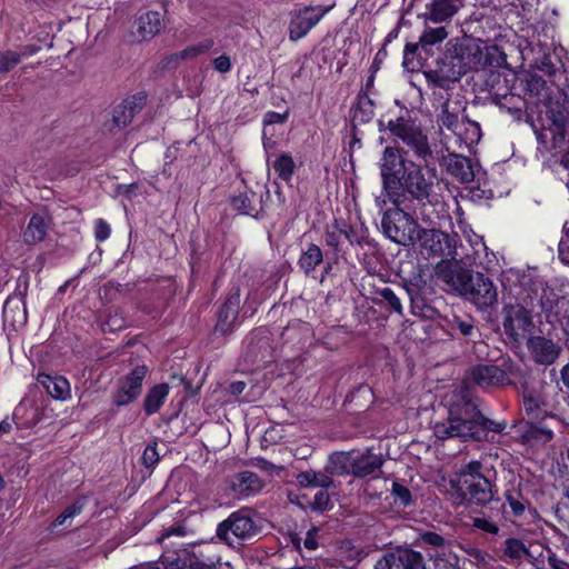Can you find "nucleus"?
I'll use <instances>...</instances> for the list:
<instances>
[{"mask_svg":"<svg viewBox=\"0 0 569 569\" xmlns=\"http://www.w3.org/2000/svg\"><path fill=\"white\" fill-rule=\"evenodd\" d=\"M111 232L110 226L103 220L98 219L94 224V237L98 241H104Z\"/></svg>","mask_w":569,"mask_h":569,"instance_id":"13d9d810","label":"nucleus"},{"mask_svg":"<svg viewBox=\"0 0 569 569\" xmlns=\"http://www.w3.org/2000/svg\"><path fill=\"white\" fill-rule=\"evenodd\" d=\"M214 69L219 72H228L231 69V61L228 56H220L213 60Z\"/></svg>","mask_w":569,"mask_h":569,"instance_id":"e2e57ef3","label":"nucleus"},{"mask_svg":"<svg viewBox=\"0 0 569 569\" xmlns=\"http://www.w3.org/2000/svg\"><path fill=\"white\" fill-rule=\"evenodd\" d=\"M507 422L485 417L476 400L467 395L457 396L448 407L445 420L433 425V435L438 440L458 439L461 442L489 441L490 432L501 433Z\"/></svg>","mask_w":569,"mask_h":569,"instance_id":"f03ea898","label":"nucleus"},{"mask_svg":"<svg viewBox=\"0 0 569 569\" xmlns=\"http://www.w3.org/2000/svg\"><path fill=\"white\" fill-rule=\"evenodd\" d=\"M503 496L513 517H521L530 505L522 493L521 479L519 478L513 477L507 483Z\"/></svg>","mask_w":569,"mask_h":569,"instance_id":"cd10ccee","label":"nucleus"},{"mask_svg":"<svg viewBox=\"0 0 569 569\" xmlns=\"http://www.w3.org/2000/svg\"><path fill=\"white\" fill-rule=\"evenodd\" d=\"M240 307V289L233 288L229 292L224 303L218 313V321L214 327V332L227 335L232 331L236 320L239 315Z\"/></svg>","mask_w":569,"mask_h":569,"instance_id":"a211bd4d","label":"nucleus"},{"mask_svg":"<svg viewBox=\"0 0 569 569\" xmlns=\"http://www.w3.org/2000/svg\"><path fill=\"white\" fill-rule=\"evenodd\" d=\"M247 348L248 355L253 361L264 360L270 355L271 349L269 332L261 328L253 331Z\"/></svg>","mask_w":569,"mask_h":569,"instance_id":"7c9ffc66","label":"nucleus"},{"mask_svg":"<svg viewBox=\"0 0 569 569\" xmlns=\"http://www.w3.org/2000/svg\"><path fill=\"white\" fill-rule=\"evenodd\" d=\"M546 88V81L538 74H530L526 79L525 90L531 94L540 96Z\"/></svg>","mask_w":569,"mask_h":569,"instance_id":"603ef678","label":"nucleus"},{"mask_svg":"<svg viewBox=\"0 0 569 569\" xmlns=\"http://www.w3.org/2000/svg\"><path fill=\"white\" fill-rule=\"evenodd\" d=\"M562 237L559 242V259L565 263L569 264V222H565L562 229Z\"/></svg>","mask_w":569,"mask_h":569,"instance_id":"864d4df0","label":"nucleus"},{"mask_svg":"<svg viewBox=\"0 0 569 569\" xmlns=\"http://www.w3.org/2000/svg\"><path fill=\"white\" fill-rule=\"evenodd\" d=\"M186 533H187L186 527L180 526V525L171 526L170 528L166 529L162 532V535L159 538V541H162L171 536L183 537V536H186Z\"/></svg>","mask_w":569,"mask_h":569,"instance_id":"680f3d73","label":"nucleus"},{"mask_svg":"<svg viewBox=\"0 0 569 569\" xmlns=\"http://www.w3.org/2000/svg\"><path fill=\"white\" fill-rule=\"evenodd\" d=\"M387 129L393 137L401 140L417 159L423 161L428 167L430 160L433 159V152L428 136L419 124L410 118L399 117L396 120H389Z\"/></svg>","mask_w":569,"mask_h":569,"instance_id":"423d86ee","label":"nucleus"},{"mask_svg":"<svg viewBox=\"0 0 569 569\" xmlns=\"http://www.w3.org/2000/svg\"><path fill=\"white\" fill-rule=\"evenodd\" d=\"M502 316L505 333L513 341L526 338L533 328L531 312L520 303H506Z\"/></svg>","mask_w":569,"mask_h":569,"instance_id":"9b49d317","label":"nucleus"},{"mask_svg":"<svg viewBox=\"0 0 569 569\" xmlns=\"http://www.w3.org/2000/svg\"><path fill=\"white\" fill-rule=\"evenodd\" d=\"M419 243L420 253L426 258H441L443 260H457V240L455 236L439 229L419 228L415 243Z\"/></svg>","mask_w":569,"mask_h":569,"instance_id":"6e6552de","label":"nucleus"},{"mask_svg":"<svg viewBox=\"0 0 569 569\" xmlns=\"http://www.w3.org/2000/svg\"><path fill=\"white\" fill-rule=\"evenodd\" d=\"M331 8V6H306L301 9L293 10L289 23V39L291 41H298L306 37Z\"/></svg>","mask_w":569,"mask_h":569,"instance_id":"ddd939ff","label":"nucleus"},{"mask_svg":"<svg viewBox=\"0 0 569 569\" xmlns=\"http://www.w3.org/2000/svg\"><path fill=\"white\" fill-rule=\"evenodd\" d=\"M481 470L482 463L479 460H471L461 466L449 479L450 487L467 506H486L495 497L493 486Z\"/></svg>","mask_w":569,"mask_h":569,"instance_id":"20e7f679","label":"nucleus"},{"mask_svg":"<svg viewBox=\"0 0 569 569\" xmlns=\"http://www.w3.org/2000/svg\"><path fill=\"white\" fill-rule=\"evenodd\" d=\"M323 261L321 249L317 244H309L299 258L298 264L306 274L313 271Z\"/></svg>","mask_w":569,"mask_h":569,"instance_id":"4c0bfd02","label":"nucleus"},{"mask_svg":"<svg viewBox=\"0 0 569 569\" xmlns=\"http://www.w3.org/2000/svg\"><path fill=\"white\" fill-rule=\"evenodd\" d=\"M263 487V480L257 473L248 470L236 473L230 480V489L241 497L254 496Z\"/></svg>","mask_w":569,"mask_h":569,"instance_id":"b1692460","label":"nucleus"},{"mask_svg":"<svg viewBox=\"0 0 569 569\" xmlns=\"http://www.w3.org/2000/svg\"><path fill=\"white\" fill-rule=\"evenodd\" d=\"M468 124L470 126V128L468 129V131L470 132V136L468 137V139L471 142L478 141L481 137L479 123L476 121H472V120H468Z\"/></svg>","mask_w":569,"mask_h":569,"instance_id":"338daca9","label":"nucleus"},{"mask_svg":"<svg viewBox=\"0 0 569 569\" xmlns=\"http://www.w3.org/2000/svg\"><path fill=\"white\" fill-rule=\"evenodd\" d=\"M20 63V56L12 50L0 51V73H6L12 70Z\"/></svg>","mask_w":569,"mask_h":569,"instance_id":"8fccbe9b","label":"nucleus"},{"mask_svg":"<svg viewBox=\"0 0 569 569\" xmlns=\"http://www.w3.org/2000/svg\"><path fill=\"white\" fill-rule=\"evenodd\" d=\"M327 473V471H302L297 476V481L301 487H320L327 489L333 486L332 479Z\"/></svg>","mask_w":569,"mask_h":569,"instance_id":"c9c22d12","label":"nucleus"},{"mask_svg":"<svg viewBox=\"0 0 569 569\" xmlns=\"http://www.w3.org/2000/svg\"><path fill=\"white\" fill-rule=\"evenodd\" d=\"M339 242H340V233L339 230L335 228V230H328L326 232V243L329 247H332L336 251H339Z\"/></svg>","mask_w":569,"mask_h":569,"instance_id":"0e129e2a","label":"nucleus"},{"mask_svg":"<svg viewBox=\"0 0 569 569\" xmlns=\"http://www.w3.org/2000/svg\"><path fill=\"white\" fill-rule=\"evenodd\" d=\"M329 495L325 490H320L315 495V505L318 508H323L329 503Z\"/></svg>","mask_w":569,"mask_h":569,"instance_id":"774afa93","label":"nucleus"},{"mask_svg":"<svg viewBox=\"0 0 569 569\" xmlns=\"http://www.w3.org/2000/svg\"><path fill=\"white\" fill-rule=\"evenodd\" d=\"M492 99L501 109H506L509 113L513 114L518 119L521 118L523 111L526 110L527 103L519 96L510 93L500 97L499 94H495Z\"/></svg>","mask_w":569,"mask_h":569,"instance_id":"e433bc0d","label":"nucleus"},{"mask_svg":"<svg viewBox=\"0 0 569 569\" xmlns=\"http://www.w3.org/2000/svg\"><path fill=\"white\" fill-rule=\"evenodd\" d=\"M373 569H426V565L420 552L398 547L383 552Z\"/></svg>","mask_w":569,"mask_h":569,"instance_id":"2eb2a0df","label":"nucleus"},{"mask_svg":"<svg viewBox=\"0 0 569 569\" xmlns=\"http://www.w3.org/2000/svg\"><path fill=\"white\" fill-rule=\"evenodd\" d=\"M472 526L479 530H482L491 535H497L499 532L498 525L486 518H475Z\"/></svg>","mask_w":569,"mask_h":569,"instance_id":"6e6d98bb","label":"nucleus"},{"mask_svg":"<svg viewBox=\"0 0 569 569\" xmlns=\"http://www.w3.org/2000/svg\"><path fill=\"white\" fill-rule=\"evenodd\" d=\"M468 380L480 388H490L503 385L506 372L495 365H478L470 369Z\"/></svg>","mask_w":569,"mask_h":569,"instance_id":"aec40b11","label":"nucleus"},{"mask_svg":"<svg viewBox=\"0 0 569 569\" xmlns=\"http://www.w3.org/2000/svg\"><path fill=\"white\" fill-rule=\"evenodd\" d=\"M452 332H457L466 338L475 339L479 336V329L475 326L471 317H458L453 315L452 319L448 321Z\"/></svg>","mask_w":569,"mask_h":569,"instance_id":"a19ab883","label":"nucleus"},{"mask_svg":"<svg viewBox=\"0 0 569 569\" xmlns=\"http://www.w3.org/2000/svg\"><path fill=\"white\" fill-rule=\"evenodd\" d=\"M440 166L460 183L467 184L475 180V163L468 157L449 153L441 158Z\"/></svg>","mask_w":569,"mask_h":569,"instance_id":"f3484780","label":"nucleus"},{"mask_svg":"<svg viewBox=\"0 0 569 569\" xmlns=\"http://www.w3.org/2000/svg\"><path fill=\"white\" fill-rule=\"evenodd\" d=\"M355 450L333 452L329 457L326 471L331 475H352L353 476Z\"/></svg>","mask_w":569,"mask_h":569,"instance_id":"2f4dec72","label":"nucleus"},{"mask_svg":"<svg viewBox=\"0 0 569 569\" xmlns=\"http://www.w3.org/2000/svg\"><path fill=\"white\" fill-rule=\"evenodd\" d=\"M383 462L382 456L373 453L371 449L362 452L355 450L353 476L357 478L371 476L381 469Z\"/></svg>","mask_w":569,"mask_h":569,"instance_id":"a878e982","label":"nucleus"},{"mask_svg":"<svg viewBox=\"0 0 569 569\" xmlns=\"http://www.w3.org/2000/svg\"><path fill=\"white\" fill-rule=\"evenodd\" d=\"M335 228L339 230L340 237L342 236L351 244H353L356 242L360 243V241H359V239L357 237V232H356V230L351 226H349V224H347L345 222L342 224L336 222L335 223Z\"/></svg>","mask_w":569,"mask_h":569,"instance_id":"4d7b16f0","label":"nucleus"},{"mask_svg":"<svg viewBox=\"0 0 569 569\" xmlns=\"http://www.w3.org/2000/svg\"><path fill=\"white\" fill-rule=\"evenodd\" d=\"M160 459L159 452L157 450V443H149L144 448L141 460L142 465L147 468L153 467Z\"/></svg>","mask_w":569,"mask_h":569,"instance_id":"5fc2aeb1","label":"nucleus"},{"mask_svg":"<svg viewBox=\"0 0 569 569\" xmlns=\"http://www.w3.org/2000/svg\"><path fill=\"white\" fill-rule=\"evenodd\" d=\"M421 539L427 545H430L433 547H442L446 543V539L442 536H440L433 531H427V532L422 533Z\"/></svg>","mask_w":569,"mask_h":569,"instance_id":"bf43d9fd","label":"nucleus"},{"mask_svg":"<svg viewBox=\"0 0 569 569\" xmlns=\"http://www.w3.org/2000/svg\"><path fill=\"white\" fill-rule=\"evenodd\" d=\"M162 28V18L158 11H148L134 20L131 36L134 41L152 39Z\"/></svg>","mask_w":569,"mask_h":569,"instance_id":"4be33fe9","label":"nucleus"},{"mask_svg":"<svg viewBox=\"0 0 569 569\" xmlns=\"http://www.w3.org/2000/svg\"><path fill=\"white\" fill-rule=\"evenodd\" d=\"M3 319L14 329L26 326L28 315L21 297H9L3 306Z\"/></svg>","mask_w":569,"mask_h":569,"instance_id":"c85d7f7f","label":"nucleus"},{"mask_svg":"<svg viewBox=\"0 0 569 569\" xmlns=\"http://www.w3.org/2000/svg\"><path fill=\"white\" fill-rule=\"evenodd\" d=\"M435 274L478 310L486 311L498 303V288L493 281L481 272L466 268L460 260L439 261Z\"/></svg>","mask_w":569,"mask_h":569,"instance_id":"7ed1b4c3","label":"nucleus"},{"mask_svg":"<svg viewBox=\"0 0 569 569\" xmlns=\"http://www.w3.org/2000/svg\"><path fill=\"white\" fill-rule=\"evenodd\" d=\"M146 104V94L137 93L124 99L121 103L114 107L112 111L113 124L122 129L127 127L134 116L142 110Z\"/></svg>","mask_w":569,"mask_h":569,"instance_id":"412c9836","label":"nucleus"},{"mask_svg":"<svg viewBox=\"0 0 569 569\" xmlns=\"http://www.w3.org/2000/svg\"><path fill=\"white\" fill-rule=\"evenodd\" d=\"M254 198L256 194L253 192H242L232 197L230 203L241 214H253L257 211V208L253 206Z\"/></svg>","mask_w":569,"mask_h":569,"instance_id":"a18cd8bd","label":"nucleus"},{"mask_svg":"<svg viewBox=\"0 0 569 569\" xmlns=\"http://www.w3.org/2000/svg\"><path fill=\"white\" fill-rule=\"evenodd\" d=\"M148 372L144 365L134 367L128 375L120 378L117 390L112 395V401L116 406L122 407L134 401L142 391V381Z\"/></svg>","mask_w":569,"mask_h":569,"instance_id":"4468645a","label":"nucleus"},{"mask_svg":"<svg viewBox=\"0 0 569 569\" xmlns=\"http://www.w3.org/2000/svg\"><path fill=\"white\" fill-rule=\"evenodd\" d=\"M212 46V41H206L202 43H198L196 46L188 47L180 52H177L170 57L167 58V66L171 63H177L178 60H189L194 59L196 57L207 52L210 50Z\"/></svg>","mask_w":569,"mask_h":569,"instance_id":"37998d69","label":"nucleus"},{"mask_svg":"<svg viewBox=\"0 0 569 569\" xmlns=\"http://www.w3.org/2000/svg\"><path fill=\"white\" fill-rule=\"evenodd\" d=\"M405 291L409 297L411 312L415 316L425 319H435L438 316V310L427 301L422 288L418 283L406 284Z\"/></svg>","mask_w":569,"mask_h":569,"instance_id":"393cba45","label":"nucleus"},{"mask_svg":"<svg viewBox=\"0 0 569 569\" xmlns=\"http://www.w3.org/2000/svg\"><path fill=\"white\" fill-rule=\"evenodd\" d=\"M375 303L388 307L390 311L402 315V303L400 296L390 287H383L375 291Z\"/></svg>","mask_w":569,"mask_h":569,"instance_id":"72a5a7b5","label":"nucleus"},{"mask_svg":"<svg viewBox=\"0 0 569 569\" xmlns=\"http://www.w3.org/2000/svg\"><path fill=\"white\" fill-rule=\"evenodd\" d=\"M273 169L281 180L290 181L295 173L296 164L289 153H282L274 160Z\"/></svg>","mask_w":569,"mask_h":569,"instance_id":"c03bdc74","label":"nucleus"},{"mask_svg":"<svg viewBox=\"0 0 569 569\" xmlns=\"http://www.w3.org/2000/svg\"><path fill=\"white\" fill-rule=\"evenodd\" d=\"M432 44H427L419 38L418 42L407 43L403 50V67L407 70L415 71L428 64L429 57L432 56Z\"/></svg>","mask_w":569,"mask_h":569,"instance_id":"5701e85b","label":"nucleus"},{"mask_svg":"<svg viewBox=\"0 0 569 569\" xmlns=\"http://www.w3.org/2000/svg\"><path fill=\"white\" fill-rule=\"evenodd\" d=\"M503 555L511 560H519L523 556H531L525 543L515 538H509L505 542Z\"/></svg>","mask_w":569,"mask_h":569,"instance_id":"de8ad7c7","label":"nucleus"},{"mask_svg":"<svg viewBox=\"0 0 569 569\" xmlns=\"http://www.w3.org/2000/svg\"><path fill=\"white\" fill-rule=\"evenodd\" d=\"M37 381L53 399L66 400L70 397V383L64 377L39 373Z\"/></svg>","mask_w":569,"mask_h":569,"instance_id":"c756f323","label":"nucleus"},{"mask_svg":"<svg viewBox=\"0 0 569 569\" xmlns=\"http://www.w3.org/2000/svg\"><path fill=\"white\" fill-rule=\"evenodd\" d=\"M511 383L517 388L521 397V411L527 419L533 421L546 413L547 402L535 386L531 371L516 368L511 371Z\"/></svg>","mask_w":569,"mask_h":569,"instance_id":"0eeeda50","label":"nucleus"},{"mask_svg":"<svg viewBox=\"0 0 569 569\" xmlns=\"http://www.w3.org/2000/svg\"><path fill=\"white\" fill-rule=\"evenodd\" d=\"M391 492L395 497V501L402 507L409 506L412 501L410 490L399 482L392 483Z\"/></svg>","mask_w":569,"mask_h":569,"instance_id":"3c124183","label":"nucleus"},{"mask_svg":"<svg viewBox=\"0 0 569 569\" xmlns=\"http://www.w3.org/2000/svg\"><path fill=\"white\" fill-rule=\"evenodd\" d=\"M455 0H433L428 19L432 22H442L451 18L458 10Z\"/></svg>","mask_w":569,"mask_h":569,"instance_id":"58836bf2","label":"nucleus"},{"mask_svg":"<svg viewBox=\"0 0 569 569\" xmlns=\"http://www.w3.org/2000/svg\"><path fill=\"white\" fill-rule=\"evenodd\" d=\"M552 130L551 127H546L540 130L535 129L536 138L541 146L547 147L549 133L552 136Z\"/></svg>","mask_w":569,"mask_h":569,"instance_id":"69168bd1","label":"nucleus"},{"mask_svg":"<svg viewBox=\"0 0 569 569\" xmlns=\"http://www.w3.org/2000/svg\"><path fill=\"white\" fill-rule=\"evenodd\" d=\"M541 312L548 322H559L569 346V298L557 297L552 289H543L539 299Z\"/></svg>","mask_w":569,"mask_h":569,"instance_id":"f8f14e48","label":"nucleus"},{"mask_svg":"<svg viewBox=\"0 0 569 569\" xmlns=\"http://www.w3.org/2000/svg\"><path fill=\"white\" fill-rule=\"evenodd\" d=\"M288 117H289L288 111L283 112V113H279L276 111H268L264 114L263 123L264 124L283 123L287 121Z\"/></svg>","mask_w":569,"mask_h":569,"instance_id":"052dcab7","label":"nucleus"},{"mask_svg":"<svg viewBox=\"0 0 569 569\" xmlns=\"http://www.w3.org/2000/svg\"><path fill=\"white\" fill-rule=\"evenodd\" d=\"M84 502L83 501H76L71 506L67 507L51 523L52 528L59 527V526H70L71 520L80 515L83 510Z\"/></svg>","mask_w":569,"mask_h":569,"instance_id":"49530a36","label":"nucleus"},{"mask_svg":"<svg viewBox=\"0 0 569 569\" xmlns=\"http://www.w3.org/2000/svg\"><path fill=\"white\" fill-rule=\"evenodd\" d=\"M526 442H548L553 438V432L549 428L540 427L533 422H526L522 435Z\"/></svg>","mask_w":569,"mask_h":569,"instance_id":"79ce46f5","label":"nucleus"},{"mask_svg":"<svg viewBox=\"0 0 569 569\" xmlns=\"http://www.w3.org/2000/svg\"><path fill=\"white\" fill-rule=\"evenodd\" d=\"M51 223L52 219L48 213L32 214L23 231V241L27 244H37L43 241Z\"/></svg>","mask_w":569,"mask_h":569,"instance_id":"bb28decb","label":"nucleus"},{"mask_svg":"<svg viewBox=\"0 0 569 569\" xmlns=\"http://www.w3.org/2000/svg\"><path fill=\"white\" fill-rule=\"evenodd\" d=\"M395 208L387 209L381 219L383 233L393 242L401 246L415 244V238L420 228L419 218L405 208L403 204H393Z\"/></svg>","mask_w":569,"mask_h":569,"instance_id":"39448f33","label":"nucleus"},{"mask_svg":"<svg viewBox=\"0 0 569 569\" xmlns=\"http://www.w3.org/2000/svg\"><path fill=\"white\" fill-rule=\"evenodd\" d=\"M459 111L460 104L458 102L451 103L448 100L445 101L441 106V113L438 118L439 126L456 133L459 126Z\"/></svg>","mask_w":569,"mask_h":569,"instance_id":"f704fd0d","label":"nucleus"},{"mask_svg":"<svg viewBox=\"0 0 569 569\" xmlns=\"http://www.w3.org/2000/svg\"><path fill=\"white\" fill-rule=\"evenodd\" d=\"M527 348L537 363L546 366L553 363L561 352L558 345L541 336L528 338Z\"/></svg>","mask_w":569,"mask_h":569,"instance_id":"6ab92c4d","label":"nucleus"},{"mask_svg":"<svg viewBox=\"0 0 569 569\" xmlns=\"http://www.w3.org/2000/svg\"><path fill=\"white\" fill-rule=\"evenodd\" d=\"M375 113L373 101L366 94L358 97L357 106L352 113V123L362 124L369 122Z\"/></svg>","mask_w":569,"mask_h":569,"instance_id":"ea45409f","label":"nucleus"},{"mask_svg":"<svg viewBox=\"0 0 569 569\" xmlns=\"http://www.w3.org/2000/svg\"><path fill=\"white\" fill-rule=\"evenodd\" d=\"M465 72L466 66L461 58L452 54H445L442 58L436 60L435 67L427 66L425 76L427 80L435 86L442 89H449L450 84L459 81Z\"/></svg>","mask_w":569,"mask_h":569,"instance_id":"9d476101","label":"nucleus"},{"mask_svg":"<svg viewBox=\"0 0 569 569\" xmlns=\"http://www.w3.org/2000/svg\"><path fill=\"white\" fill-rule=\"evenodd\" d=\"M547 120L550 122L548 127L552 130V148L560 147L567 136L569 126V108L568 103L556 101L550 103L546 111Z\"/></svg>","mask_w":569,"mask_h":569,"instance_id":"dca6fc26","label":"nucleus"},{"mask_svg":"<svg viewBox=\"0 0 569 569\" xmlns=\"http://www.w3.org/2000/svg\"><path fill=\"white\" fill-rule=\"evenodd\" d=\"M448 37V32L443 26L440 27H428L423 33L420 36L422 41H426L427 44H437L442 42Z\"/></svg>","mask_w":569,"mask_h":569,"instance_id":"09e8293b","label":"nucleus"},{"mask_svg":"<svg viewBox=\"0 0 569 569\" xmlns=\"http://www.w3.org/2000/svg\"><path fill=\"white\" fill-rule=\"evenodd\" d=\"M408 159L401 147L387 146L380 158L382 191L392 204H403L423 222H432L431 208L440 203L436 168Z\"/></svg>","mask_w":569,"mask_h":569,"instance_id":"f257e3e1","label":"nucleus"},{"mask_svg":"<svg viewBox=\"0 0 569 569\" xmlns=\"http://www.w3.org/2000/svg\"><path fill=\"white\" fill-rule=\"evenodd\" d=\"M169 393V386L167 383H159L153 386L147 393L143 401V409L147 416L158 412L163 405Z\"/></svg>","mask_w":569,"mask_h":569,"instance_id":"473e14b6","label":"nucleus"},{"mask_svg":"<svg viewBox=\"0 0 569 569\" xmlns=\"http://www.w3.org/2000/svg\"><path fill=\"white\" fill-rule=\"evenodd\" d=\"M259 532V526L253 519L250 509H240L232 512L227 519L221 521L216 530L219 540L232 545L231 536L239 540H249Z\"/></svg>","mask_w":569,"mask_h":569,"instance_id":"1a4fd4ad","label":"nucleus"}]
</instances>
